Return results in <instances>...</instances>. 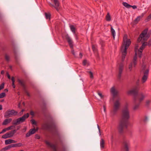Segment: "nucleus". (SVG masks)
Here are the masks:
<instances>
[{"mask_svg": "<svg viewBox=\"0 0 151 151\" xmlns=\"http://www.w3.org/2000/svg\"><path fill=\"white\" fill-rule=\"evenodd\" d=\"M130 118L129 111L127 104L125 105L122 111V114L120 120L118 129L120 134L123 133L124 129L127 127L128 120Z\"/></svg>", "mask_w": 151, "mask_h": 151, "instance_id": "1", "label": "nucleus"}, {"mask_svg": "<svg viewBox=\"0 0 151 151\" xmlns=\"http://www.w3.org/2000/svg\"><path fill=\"white\" fill-rule=\"evenodd\" d=\"M124 43L122 45L121 49L122 53V60L123 62L124 60L127 53V49L131 44V41L129 39H127V35H125L123 38ZM124 64L122 62L119 65V73L118 77L119 79L121 78V74L123 70Z\"/></svg>", "mask_w": 151, "mask_h": 151, "instance_id": "2", "label": "nucleus"}, {"mask_svg": "<svg viewBox=\"0 0 151 151\" xmlns=\"http://www.w3.org/2000/svg\"><path fill=\"white\" fill-rule=\"evenodd\" d=\"M139 90L138 87H136L132 89L128 92V94H133L134 95V105L133 107L134 110H137L139 107L140 103L144 99L145 96L142 93L137 95Z\"/></svg>", "mask_w": 151, "mask_h": 151, "instance_id": "3", "label": "nucleus"}, {"mask_svg": "<svg viewBox=\"0 0 151 151\" xmlns=\"http://www.w3.org/2000/svg\"><path fill=\"white\" fill-rule=\"evenodd\" d=\"M121 106V99L118 97L114 100L113 106V109L111 112L112 116H114L119 110Z\"/></svg>", "mask_w": 151, "mask_h": 151, "instance_id": "4", "label": "nucleus"}, {"mask_svg": "<svg viewBox=\"0 0 151 151\" xmlns=\"http://www.w3.org/2000/svg\"><path fill=\"white\" fill-rule=\"evenodd\" d=\"M147 29H145L142 32L140 35L137 39L138 42H141L142 44H144V47L147 45V42H144L145 41H147L150 37V35L147 34Z\"/></svg>", "mask_w": 151, "mask_h": 151, "instance_id": "5", "label": "nucleus"}, {"mask_svg": "<svg viewBox=\"0 0 151 151\" xmlns=\"http://www.w3.org/2000/svg\"><path fill=\"white\" fill-rule=\"evenodd\" d=\"M142 71L144 74V75L142 78V83H144L147 80L148 76L149 69L148 67L145 65H143Z\"/></svg>", "mask_w": 151, "mask_h": 151, "instance_id": "6", "label": "nucleus"}, {"mask_svg": "<svg viewBox=\"0 0 151 151\" xmlns=\"http://www.w3.org/2000/svg\"><path fill=\"white\" fill-rule=\"evenodd\" d=\"M29 115L28 113L24 114L22 117L17 119L15 121H14L13 124L17 125L24 122L25 121L26 119L29 117Z\"/></svg>", "mask_w": 151, "mask_h": 151, "instance_id": "7", "label": "nucleus"}, {"mask_svg": "<svg viewBox=\"0 0 151 151\" xmlns=\"http://www.w3.org/2000/svg\"><path fill=\"white\" fill-rule=\"evenodd\" d=\"M17 113L18 112L14 110L9 109L5 112L4 117L5 118H9L13 116L16 115Z\"/></svg>", "mask_w": 151, "mask_h": 151, "instance_id": "8", "label": "nucleus"}, {"mask_svg": "<svg viewBox=\"0 0 151 151\" xmlns=\"http://www.w3.org/2000/svg\"><path fill=\"white\" fill-rule=\"evenodd\" d=\"M51 1H53L54 5L50 3H49L50 6L54 7L57 11H59L60 8V4L59 1L58 0H51Z\"/></svg>", "mask_w": 151, "mask_h": 151, "instance_id": "9", "label": "nucleus"}, {"mask_svg": "<svg viewBox=\"0 0 151 151\" xmlns=\"http://www.w3.org/2000/svg\"><path fill=\"white\" fill-rule=\"evenodd\" d=\"M129 144L128 141L124 140L123 142V149L124 151H129Z\"/></svg>", "mask_w": 151, "mask_h": 151, "instance_id": "10", "label": "nucleus"}, {"mask_svg": "<svg viewBox=\"0 0 151 151\" xmlns=\"http://www.w3.org/2000/svg\"><path fill=\"white\" fill-rule=\"evenodd\" d=\"M45 142L46 144L48 146L51 147L53 150V151H57L56 148V146L54 144H51L49 141L45 140Z\"/></svg>", "mask_w": 151, "mask_h": 151, "instance_id": "11", "label": "nucleus"}, {"mask_svg": "<svg viewBox=\"0 0 151 151\" xmlns=\"http://www.w3.org/2000/svg\"><path fill=\"white\" fill-rule=\"evenodd\" d=\"M110 92L114 97L116 96L118 93V91L115 89L114 86L112 87L111 88Z\"/></svg>", "mask_w": 151, "mask_h": 151, "instance_id": "12", "label": "nucleus"}, {"mask_svg": "<svg viewBox=\"0 0 151 151\" xmlns=\"http://www.w3.org/2000/svg\"><path fill=\"white\" fill-rule=\"evenodd\" d=\"M66 39L67 40L70 47L71 49L73 48V42L71 39L70 37L68 35H67L66 36Z\"/></svg>", "mask_w": 151, "mask_h": 151, "instance_id": "13", "label": "nucleus"}, {"mask_svg": "<svg viewBox=\"0 0 151 151\" xmlns=\"http://www.w3.org/2000/svg\"><path fill=\"white\" fill-rule=\"evenodd\" d=\"M13 52L14 54V59L16 63L17 64H19V58L17 54V52L14 49L13 50Z\"/></svg>", "mask_w": 151, "mask_h": 151, "instance_id": "14", "label": "nucleus"}, {"mask_svg": "<svg viewBox=\"0 0 151 151\" xmlns=\"http://www.w3.org/2000/svg\"><path fill=\"white\" fill-rule=\"evenodd\" d=\"M16 132L17 130H14L7 133L9 138L13 137Z\"/></svg>", "mask_w": 151, "mask_h": 151, "instance_id": "15", "label": "nucleus"}, {"mask_svg": "<svg viewBox=\"0 0 151 151\" xmlns=\"http://www.w3.org/2000/svg\"><path fill=\"white\" fill-rule=\"evenodd\" d=\"M11 118L6 119L4 120L2 123L3 125H6L10 123L12 121Z\"/></svg>", "mask_w": 151, "mask_h": 151, "instance_id": "16", "label": "nucleus"}, {"mask_svg": "<svg viewBox=\"0 0 151 151\" xmlns=\"http://www.w3.org/2000/svg\"><path fill=\"white\" fill-rule=\"evenodd\" d=\"M16 142V141L11 139L5 140V144L6 145L10 144L12 143H15Z\"/></svg>", "mask_w": 151, "mask_h": 151, "instance_id": "17", "label": "nucleus"}, {"mask_svg": "<svg viewBox=\"0 0 151 151\" xmlns=\"http://www.w3.org/2000/svg\"><path fill=\"white\" fill-rule=\"evenodd\" d=\"M143 16V14H142L140 16L137 17V18L134 20V22L135 24H137L138 22L140 21L141 19L142 18Z\"/></svg>", "mask_w": 151, "mask_h": 151, "instance_id": "18", "label": "nucleus"}, {"mask_svg": "<svg viewBox=\"0 0 151 151\" xmlns=\"http://www.w3.org/2000/svg\"><path fill=\"white\" fill-rule=\"evenodd\" d=\"M100 145L101 149H104V148L105 141L104 139L102 138L100 140Z\"/></svg>", "mask_w": 151, "mask_h": 151, "instance_id": "19", "label": "nucleus"}, {"mask_svg": "<svg viewBox=\"0 0 151 151\" xmlns=\"http://www.w3.org/2000/svg\"><path fill=\"white\" fill-rule=\"evenodd\" d=\"M18 81L19 84L23 87L24 89H25L26 87L23 81L19 79H18Z\"/></svg>", "mask_w": 151, "mask_h": 151, "instance_id": "20", "label": "nucleus"}, {"mask_svg": "<svg viewBox=\"0 0 151 151\" xmlns=\"http://www.w3.org/2000/svg\"><path fill=\"white\" fill-rule=\"evenodd\" d=\"M4 58L6 60L7 62H9L10 60V57L6 53L4 55Z\"/></svg>", "mask_w": 151, "mask_h": 151, "instance_id": "21", "label": "nucleus"}, {"mask_svg": "<svg viewBox=\"0 0 151 151\" xmlns=\"http://www.w3.org/2000/svg\"><path fill=\"white\" fill-rule=\"evenodd\" d=\"M106 19L107 21H110L111 20V17L109 13L108 12L106 17Z\"/></svg>", "mask_w": 151, "mask_h": 151, "instance_id": "22", "label": "nucleus"}, {"mask_svg": "<svg viewBox=\"0 0 151 151\" xmlns=\"http://www.w3.org/2000/svg\"><path fill=\"white\" fill-rule=\"evenodd\" d=\"M111 34H112V35L113 36L114 39L115 36V30H114V29H113L111 25Z\"/></svg>", "mask_w": 151, "mask_h": 151, "instance_id": "23", "label": "nucleus"}, {"mask_svg": "<svg viewBox=\"0 0 151 151\" xmlns=\"http://www.w3.org/2000/svg\"><path fill=\"white\" fill-rule=\"evenodd\" d=\"M70 27L71 31L74 33L75 34L76 32V28L73 25H70Z\"/></svg>", "mask_w": 151, "mask_h": 151, "instance_id": "24", "label": "nucleus"}, {"mask_svg": "<svg viewBox=\"0 0 151 151\" xmlns=\"http://www.w3.org/2000/svg\"><path fill=\"white\" fill-rule=\"evenodd\" d=\"M45 17L47 19H49V20L50 19L51 14L49 13H46L45 12Z\"/></svg>", "mask_w": 151, "mask_h": 151, "instance_id": "25", "label": "nucleus"}, {"mask_svg": "<svg viewBox=\"0 0 151 151\" xmlns=\"http://www.w3.org/2000/svg\"><path fill=\"white\" fill-rule=\"evenodd\" d=\"M122 4L125 7L127 8H129L131 7L130 5L128 4L127 3L125 2H123L122 3Z\"/></svg>", "mask_w": 151, "mask_h": 151, "instance_id": "26", "label": "nucleus"}, {"mask_svg": "<svg viewBox=\"0 0 151 151\" xmlns=\"http://www.w3.org/2000/svg\"><path fill=\"white\" fill-rule=\"evenodd\" d=\"M37 129H36L35 128L32 129H31L29 130L31 134H33L35 133L37 131Z\"/></svg>", "mask_w": 151, "mask_h": 151, "instance_id": "27", "label": "nucleus"}, {"mask_svg": "<svg viewBox=\"0 0 151 151\" xmlns=\"http://www.w3.org/2000/svg\"><path fill=\"white\" fill-rule=\"evenodd\" d=\"M12 86L14 88H15V86L14 84V77H12Z\"/></svg>", "mask_w": 151, "mask_h": 151, "instance_id": "28", "label": "nucleus"}, {"mask_svg": "<svg viewBox=\"0 0 151 151\" xmlns=\"http://www.w3.org/2000/svg\"><path fill=\"white\" fill-rule=\"evenodd\" d=\"M14 145L15 147H20L23 146L22 144L21 143L15 144Z\"/></svg>", "mask_w": 151, "mask_h": 151, "instance_id": "29", "label": "nucleus"}, {"mask_svg": "<svg viewBox=\"0 0 151 151\" xmlns=\"http://www.w3.org/2000/svg\"><path fill=\"white\" fill-rule=\"evenodd\" d=\"M132 65L133 63L132 62H131L129 65L128 69L130 71H131L132 69Z\"/></svg>", "mask_w": 151, "mask_h": 151, "instance_id": "30", "label": "nucleus"}, {"mask_svg": "<svg viewBox=\"0 0 151 151\" xmlns=\"http://www.w3.org/2000/svg\"><path fill=\"white\" fill-rule=\"evenodd\" d=\"M1 138L3 139H6L7 138H9L8 135L7 134V133H6L2 136Z\"/></svg>", "mask_w": 151, "mask_h": 151, "instance_id": "31", "label": "nucleus"}, {"mask_svg": "<svg viewBox=\"0 0 151 151\" xmlns=\"http://www.w3.org/2000/svg\"><path fill=\"white\" fill-rule=\"evenodd\" d=\"M137 53H138V55L139 57L140 58H141L142 57V51H141L139 50H138Z\"/></svg>", "mask_w": 151, "mask_h": 151, "instance_id": "32", "label": "nucleus"}, {"mask_svg": "<svg viewBox=\"0 0 151 151\" xmlns=\"http://www.w3.org/2000/svg\"><path fill=\"white\" fill-rule=\"evenodd\" d=\"M92 49L93 50L94 52H97V50L96 48V46L93 45H92Z\"/></svg>", "mask_w": 151, "mask_h": 151, "instance_id": "33", "label": "nucleus"}, {"mask_svg": "<svg viewBox=\"0 0 151 151\" xmlns=\"http://www.w3.org/2000/svg\"><path fill=\"white\" fill-rule=\"evenodd\" d=\"M6 96V94L4 92H3L0 94V99L3 98Z\"/></svg>", "mask_w": 151, "mask_h": 151, "instance_id": "34", "label": "nucleus"}, {"mask_svg": "<svg viewBox=\"0 0 151 151\" xmlns=\"http://www.w3.org/2000/svg\"><path fill=\"white\" fill-rule=\"evenodd\" d=\"M138 45H136L135 46V54L137 55V51L138 50Z\"/></svg>", "mask_w": 151, "mask_h": 151, "instance_id": "35", "label": "nucleus"}, {"mask_svg": "<svg viewBox=\"0 0 151 151\" xmlns=\"http://www.w3.org/2000/svg\"><path fill=\"white\" fill-rule=\"evenodd\" d=\"M89 73L90 74V76L91 78H93V73L91 71H89Z\"/></svg>", "mask_w": 151, "mask_h": 151, "instance_id": "36", "label": "nucleus"}, {"mask_svg": "<svg viewBox=\"0 0 151 151\" xmlns=\"http://www.w3.org/2000/svg\"><path fill=\"white\" fill-rule=\"evenodd\" d=\"M12 127H15L14 126H11L7 128H6V129H7V130L8 131L9 130H10V129H12Z\"/></svg>", "mask_w": 151, "mask_h": 151, "instance_id": "37", "label": "nucleus"}, {"mask_svg": "<svg viewBox=\"0 0 151 151\" xmlns=\"http://www.w3.org/2000/svg\"><path fill=\"white\" fill-rule=\"evenodd\" d=\"M151 102V101L150 100H147L146 101V105L147 106H148Z\"/></svg>", "mask_w": 151, "mask_h": 151, "instance_id": "38", "label": "nucleus"}, {"mask_svg": "<svg viewBox=\"0 0 151 151\" xmlns=\"http://www.w3.org/2000/svg\"><path fill=\"white\" fill-rule=\"evenodd\" d=\"M4 83H2L0 86V90H1L4 88Z\"/></svg>", "mask_w": 151, "mask_h": 151, "instance_id": "39", "label": "nucleus"}, {"mask_svg": "<svg viewBox=\"0 0 151 151\" xmlns=\"http://www.w3.org/2000/svg\"><path fill=\"white\" fill-rule=\"evenodd\" d=\"M31 135H32L31 134L30 132H27L26 134V137H29Z\"/></svg>", "mask_w": 151, "mask_h": 151, "instance_id": "40", "label": "nucleus"}, {"mask_svg": "<svg viewBox=\"0 0 151 151\" xmlns=\"http://www.w3.org/2000/svg\"><path fill=\"white\" fill-rule=\"evenodd\" d=\"M145 48L144 44H142V46L140 47L139 50L142 51Z\"/></svg>", "mask_w": 151, "mask_h": 151, "instance_id": "41", "label": "nucleus"}, {"mask_svg": "<svg viewBox=\"0 0 151 151\" xmlns=\"http://www.w3.org/2000/svg\"><path fill=\"white\" fill-rule=\"evenodd\" d=\"M133 63V66L134 67H135L136 66L137 63V61H133L132 62Z\"/></svg>", "mask_w": 151, "mask_h": 151, "instance_id": "42", "label": "nucleus"}, {"mask_svg": "<svg viewBox=\"0 0 151 151\" xmlns=\"http://www.w3.org/2000/svg\"><path fill=\"white\" fill-rule=\"evenodd\" d=\"M4 148H5V149L6 150H9L10 148H11L9 145L5 147H4Z\"/></svg>", "mask_w": 151, "mask_h": 151, "instance_id": "43", "label": "nucleus"}, {"mask_svg": "<svg viewBox=\"0 0 151 151\" xmlns=\"http://www.w3.org/2000/svg\"><path fill=\"white\" fill-rule=\"evenodd\" d=\"M31 122L32 124L36 125V121L33 119H32L31 120Z\"/></svg>", "mask_w": 151, "mask_h": 151, "instance_id": "44", "label": "nucleus"}, {"mask_svg": "<svg viewBox=\"0 0 151 151\" xmlns=\"http://www.w3.org/2000/svg\"><path fill=\"white\" fill-rule=\"evenodd\" d=\"M87 63V61L86 60H84L83 62V65H86Z\"/></svg>", "mask_w": 151, "mask_h": 151, "instance_id": "45", "label": "nucleus"}, {"mask_svg": "<svg viewBox=\"0 0 151 151\" xmlns=\"http://www.w3.org/2000/svg\"><path fill=\"white\" fill-rule=\"evenodd\" d=\"M35 138L37 139H39L40 138V137L39 135L36 134L35 135Z\"/></svg>", "mask_w": 151, "mask_h": 151, "instance_id": "46", "label": "nucleus"}, {"mask_svg": "<svg viewBox=\"0 0 151 151\" xmlns=\"http://www.w3.org/2000/svg\"><path fill=\"white\" fill-rule=\"evenodd\" d=\"M137 55L135 54V56H134V57L133 61H137Z\"/></svg>", "mask_w": 151, "mask_h": 151, "instance_id": "47", "label": "nucleus"}, {"mask_svg": "<svg viewBox=\"0 0 151 151\" xmlns=\"http://www.w3.org/2000/svg\"><path fill=\"white\" fill-rule=\"evenodd\" d=\"M131 7H132L134 9H135L137 8V7L135 5L131 6L130 5Z\"/></svg>", "mask_w": 151, "mask_h": 151, "instance_id": "48", "label": "nucleus"}, {"mask_svg": "<svg viewBox=\"0 0 151 151\" xmlns=\"http://www.w3.org/2000/svg\"><path fill=\"white\" fill-rule=\"evenodd\" d=\"M30 114L32 116H34V112L32 111H31L30 112Z\"/></svg>", "mask_w": 151, "mask_h": 151, "instance_id": "49", "label": "nucleus"}, {"mask_svg": "<svg viewBox=\"0 0 151 151\" xmlns=\"http://www.w3.org/2000/svg\"><path fill=\"white\" fill-rule=\"evenodd\" d=\"M9 145L11 148L12 147H15L14 144H12L10 145Z\"/></svg>", "mask_w": 151, "mask_h": 151, "instance_id": "50", "label": "nucleus"}, {"mask_svg": "<svg viewBox=\"0 0 151 151\" xmlns=\"http://www.w3.org/2000/svg\"><path fill=\"white\" fill-rule=\"evenodd\" d=\"M72 49V51H71L72 53L75 56V54L74 51V50H73V49Z\"/></svg>", "mask_w": 151, "mask_h": 151, "instance_id": "51", "label": "nucleus"}, {"mask_svg": "<svg viewBox=\"0 0 151 151\" xmlns=\"http://www.w3.org/2000/svg\"><path fill=\"white\" fill-rule=\"evenodd\" d=\"M24 90H25V92L26 93L27 95L28 96H30V94H29V93L26 90H25V89Z\"/></svg>", "mask_w": 151, "mask_h": 151, "instance_id": "52", "label": "nucleus"}, {"mask_svg": "<svg viewBox=\"0 0 151 151\" xmlns=\"http://www.w3.org/2000/svg\"><path fill=\"white\" fill-rule=\"evenodd\" d=\"M7 77H8V78L9 79H10V78H11V77H10V76L9 74L8 73H7Z\"/></svg>", "mask_w": 151, "mask_h": 151, "instance_id": "53", "label": "nucleus"}, {"mask_svg": "<svg viewBox=\"0 0 151 151\" xmlns=\"http://www.w3.org/2000/svg\"><path fill=\"white\" fill-rule=\"evenodd\" d=\"M98 95L101 97V98H102L103 97V96L102 95V94L101 93H98Z\"/></svg>", "mask_w": 151, "mask_h": 151, "instance_id": "54", "label": "nucleus"}, {"mask_svg": "<svg viewBox=\"0 0 151 151\" xmlns=\"http://www.w3.org/2000/svg\"><path fill=\"white\" fill-rule=\"evenodd\" d=\"M2 130L4 133L6 131H8L6 129V128Z\"/></svg>", "mask_w": 151, "mask_h": 151, "instance_id": "55", "label": "nucleus"}, {"mask_svg": "<svg viewBox=\"0 0 151 151\" xmlns=\"http://www.w3.org/2000/svg\"><path fill=\"white\" fill-rule=\"evenodd\" d=\"M20 127H21V126H17V129H16L17 130H18L20 128Z\"/></svg>", "mask_w": 151, "mask_h": 151, "instance_id": "56", "label": "nucleus"}, {"mask_svg": "<svg viewBox=\"0 0 151 151\" xmlns=\"http://www.w3.org/2000/svg\"><path fill=\"white\" fill-rule=\"evenodd\" d=\"M6 151V150H5V149L4 147L2 148L0 150V151Z\"/></svg>", "mask_w": 151, "mask_h": 151, "instance_id": "57", "label": "nucleus"}, {"mask_svg": "<svg viewBox=\"0 0 151 151\" xmlns=\"http://www.w3.org/2000/svg\"><path fill=\"white\" fill-rule=\"evenodd\" d=\"M79 56L81 58L82 57L83 55L81 53H80L79 54Z\"/></svg>", "mask_w": 151, "mask_h": 151, "instance_id": "58", "label": "nucleus"}, {"mask_svg": "<svg viewBox=\"0 0 151 151\" xmlns=\"http://www.w3.org/2000/svg\"><path fill=\"white\" fill-rule=\"evenodd\" d=\"M97 127H98V129L99 130V132L100 133V128H99V125L97 124Z\"/></svg>", "mask_w": 151, "mask_h": 151, "instance_id": "59", "label": "nucleus"}, {"mask_svg": "<svg viewBox=\"0 0 151 151\" xmlns=\"http://www.w3.org/2000/svg\"><path fill=\"white\" fill-rule=\"evenodd\" d=\"M148 18L149 19H151V14L148 16Z\"/></svg>", "mask_w": 151, "mask_h": 151, "instance_id": "60", "label": "nucleus"}, {"mask_svg": "<svg viewBox=\"0 0 151 151\" xmlns=\"http://www.w3.org/2000/svg\"><path fill=\"white\" fill-rule=\"evenodd\" d=\"M4 73V70H2L1 72V74H3Z\"/></svg>", "mask_w": 151, "mask_h": 151, "instance_id": "61", "label": "nucleus"}, {"mask_svg": "<svg viewBox=\"0 0 151 151\" xmlns=\"http://www.w3.org/2000/svg\"><path fill=\"white\" fill-rule=\"evenodd\" d=\"M2 109V106L0 105V110H1Z\"/></svg>", "mask_w": 151, "mask_h": 151, "instance_id": "62", "label": "nucleus"}, {"mask_svg": "<svg viewBox=\"0 0 151 151\" xmlns=\"http://www.w3.org/2000/svg\"><path fill=\"white\" fill-rule=\"evenodd\" d=\"M4 133V132L3 131V130H2V131L0 132V134H1L3 133Z\"/></svg>", "mask_w": 151, "mask_h": 151, "instance_id": "63", "label": "nucleus"}, {"mask_svg": "<svg viewBox=\"0 0 151 151\" xmlns=\"http://www.w3.org/2000/svg\"><path fill=\"white\" fill-rule=\"evenodd\" d=\"M4 133V132L3 131V130H2V131L0 132V134H1L3 133Z\"/></svg>", "mask_w": 151, "mask_h": 151, "instance_id": "64", "label": "nucleus"}]
</instances>
